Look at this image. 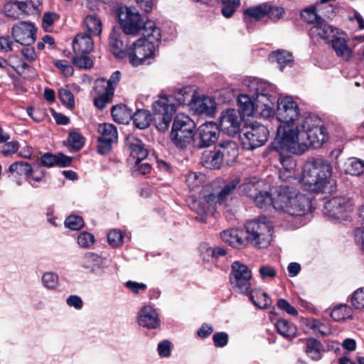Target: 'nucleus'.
Listing matches in <instances>:
<instances>
[{"instance_id":"nucleus-1","label":"nucleus","mask_w":364,"mask_h":364,"mask_svg":"<svg viewBox=\"0 0 364 364\" xmlns=\"http://www.w3.org/2000/svg\"><path fill=\"white\" fill-rule=\"evenodd\" d=\"M327 139L326 129L321 119L314 115H308L301 120L300 127L291 135V139L283 136L281 141L284 145L283 149L300 155L311 146L315 149L321 147Z\"/></svg>"},{"instance_id":"nucleus-2","label":"nucleus","mask_w":364,"mask_h":364,"mask_svg":"<svg viewBox=\"0 0 364 364\" xmlns=\"http://www.w3.org/2000/svg\"><path fill=\"white\" fill-rule=\"evenodd\" d=\"M306 117L300 114L298 105L291 97L287 96L277 100V118L280 122L277 135L274 141V148L283 149L281 141L283 136L291 139V135L300 127L301 120Z\"/></svg>"},{"instance_id":"nucleus-3","label":"nucleus","mask_w":364,"mask_h":364,"mask_svg":"<svg viewBox=\"0 0 364 364\" xmlns=\"http://www.w3.org/2000/svg\"><path fill=\"white\" fill-rule=\"evenodd\" d=\"M145 31L146 33H142V36L127 50V56L133 67L149 64L150 60L155 56L156 43L161 41L160 30L156 27L154 22L149 21Z\"/></svg>"},{"instance_id":"nucleus-4","label":"nucleus","mask_w":364,"mask_h":364,"mask_svg":"<svg viewBox=\"0 0 364 364\" xmlns=\"http://www.w3.org/2000/svg\"><path fill=\"white\" fill-rule=\"evenodd\" d=\"M189 97H193V95L188 87L178 89L174 92V95H160L158 96L152 104V109L159 130L165 131L168 129L173 116L176 112L177 106L186 104Z\"/></svg>"},{"instance_id":"nucleus-5","label":"nucleus","mask_w":364,"mask_h":364,"mask_svg":"<svg viewBox=\"0 0 364 364\" xmlns=\"http://www.w3.org/2000/svg\"><path fill=\"white\" fill-rule=\"evenodd\" d=\"M274 200V209L291 217L301 218L311 212V201L309 195L301 193L293 188H277Z\"/></svg>"},{"instance_id":"nucleus-6","label":"nucleus","mask_w":364,"mask_h":364,"mask_svg":"<svg viewBox=\"0 0 364 364\" xmlns=\"http://www.w3.org/2000/svg\"><path fill=\"white\" fill-rule=\"evenodd\" d=\"M332 172V166L327 161L312 159L304 164L299 181L309 191L322 192L330 183Z\"/></svg>"},{"instance_id":"nucleus-7","label":"nucleus","mask_w":364,"mask_h":364,"mask_svg":"<svg viewBox=\"0 0 364 364\" xmlns=\"http://www.w3.org/2000/svg\"><path fill=\"white\" fill-rule=\"evenodd\" d=\"M245 83L252 92V98L256 101V111L259 112L260 115L264 119L273 117L274 111L272 105L275 100L274 93L276 92V87L257 78H249Z\"/></svg>"},{"instance_id":"nucleus-8","label":"nucleus","mask_w":364,"mask_h":364,"mask_svg":"<svg viewBox=\"0 0 364 364\" xmlns=\"http://www.w3.org/2000/svg\"><path fill=\"white\" fill-rule=\"evenodd\" d=\"M247 242L257 248L268 247L272 240L273 225L266 216L248 221L245 225Z\"/></svg>"},{"instance_id":"nucleus-9","label":"nucleus","mask_w":364,"mask_h":364,"mask_svg":"<svg viewBox=\"0 0 364 364\" xmlns=\"http://www.w3.org/2000/svg\"><path fill=\"white\" fill-rule=\"evenodd\" d=\"M195 122L188 116L178 114L176 116L171 132L173 143L180 148H184L189 144L193 136Z\"/></svg>"},{"instance_id":"nucleus-10","label":"nucleus","mask_w":364,"mask_h":364,"mask_svg":"<svg viewBox=\"0 0 364 364\" xmlns=\"http://www.w3.org/2000/svg\"><path fill=\"white\" fill-rule=\"evenodd\" d=\"M117 16L120 28L124 34L136 36L146 33L145 26L149 21H144L135 9L121 8Z\"/></svg>"},{"instance_id":"nucleus-11","label":"nucleus","mask_w":364,"mask_h":364,"mask_svg":"<svg viewBox=\"0 0 364 364\" xmlns=\"http://www.w3.org/2000/svg\"><path fill=\"white\" fill-rule=\"evenodd\" d=\"M267 128L255 122L247 124L240 134V139L244 149L253 150L263 146L268 139Z\"/></svg>"},{"instance_id":"nucleus-12","label":"nucleus","mask_w":364,"mask_h":364,"mask_svg":"<svg viewBox=\"0 0 364 364\" xmlns=\"http://www.w3.org/2000/svg\"><path fill=\"white\" fill-rule=\"evenodd\" d=\"M353 210V203L345 197H334L328 200L324 205L325 215L339 222L351 219Z\"/></svg>"},{"instance_id":"nucleus-13","label":"nucleus","mask_w":364,"mask_h":364,"mask_svg":"<svg viewBox=\"0 0 364 364\" xmlns=\"http://www.w3.org/2000/svg\"><path fill=\"white\" fill-rule=\"evenodd\" d=\"M230 282L235 291L247 294L251 289L252 272L247 265L235 261L231 264Z\"/></svg>"},{"instance_id":"nucleus-14","label":"nucleus","mask_w":364,"mask_h":364,"mask_svg":"<svg viewBox=\"0 0 364 364\" xmlns=\"http://www.w3.org/2000/svg\"><path fill=\"white\" fill-rule=\"evenodd\" d=\"M242 117L238 110L228 109L224 110L220 117V129L225 134L233 136L240 130Z\"/></svg>"},{"instance_id":"nucleus-15","label":"nucleus","mask_w":364,"mask_h":364,"mask_svg":"<svg viewBox=\"0 0 364 364\" xmlns=\"http://www.w3.org/2000/svg\"><path fill=\"white\" fill-rule=\"evenodd\" d=\"M271 149L278 153L282 168L279 170V178L283 181H289L296 178L297 174L296 167V161L289 154H294L287 149H277L274 148V141L271 144Z\"/></svg>"},{"instance_id":"nucleus-16","label":"nucleus","mask_w":364,"mask_h":364,"mask_svg":"<svg viewBox=\"0 0 364 364\" xmlns=\"http://www.w3.org/2000/svg\"><path fill=\"white\" fill-rule=\"evenodd\" d=\"M219 128L216 123L208 122L201 124L196 132V146L199 148L208 147L218 139Z\"/></svg>"},{"instance_id":"nucleus-17","label":"nucleus","mask_w":364,"mask_h":364,"mask_svg":"<svg viewBox=\"0 0 364 364\" xmlns=\"http://www.w3.org/2000/svg\"><path fill=\"white\" fill-rule=\"evenodd\" d=\"M34 26L26 21L15 23L12 27V36L16 42L23 46H30L36 41Z\"/></svg>"},{"instance_id":"nucleus-18","label":"nucleus","mask_w":364,"mask_h":364,"mask_svg":"<svg viewBox=\"0 0 364 364\" xmlns=\"http://www.w3.org/2000/svg\"><path fill=\"white\" fill-rule=\"evenodd\" d=\"M336 28L323 20L318 22L309 30V36L314 42L324 41L328 43L336 36Z\"/></svg>"},{"instance_id":"nucleus-19","label":"nucleus","mask_w":364,"mask_h":364,"mask_svg":"<svg viewBox=\"0 0 364 364\" xmlns=\"http://www.w3.org/2000/svg\"><path fill=\"white\" fill-rule=\"evenodd\" d=\"M80 266L90 273L100 275L107 267L106 259L97 254L87 252L80 260Z\"/></svg>"},{"instance_id":"nucleus-20","label":"nucleus","mask_w":364,"mask_h":364,"mask_svg":"<svg viewBox=\"0 0 364 364\" xmlns=\"http://www.w3.org/2000/svg\"><path fill=\"white\" fill-rule=\"evenodd\" d=\"M239 179L235 178L225 183L218 194L209 193L205 196V200L210 205H222L228 200L239 184Z\"/></svg>"},{"instance_id":"nucleus-21","label":"nucleus","mask_w":364,"mask_h":364,"mask_svg":"<svg viewBox=\"0 0 364 364\" xmlns=\"http://www.w3.org/2000/svg\"><path fill=\"white\" fill-rule=\"evenodd\" d=\"M120 28L114 27L108 38V46L110 52L117 58L123 59L127 56L126 46L122 40Z\"/></svg>"},{"instance_id":"nucleus-22","label":"nucleus","mask_w":364,"mask_h":364,"mask_svg":"<svg viewBox=\"0 0 364 364\" xmlns=\"http://www.w3.org/2000/svg\"><path fill=\"white\" fill-rule=\"evenodd\" d=\"M137 321L140 326L149 329H155L160 326L158 313L151 306H144L140 309Z\"/></svg>"},{"instance_id":"nucleus-23","label":"nucleus","mask_w":364,"mask_h":364,"mask_svg":"<svg viewBox=\"0 0 364 364\" xmlns=\"http://www.w3.org/2000/svg\"><path fill=\"white\" fill-rule=\"evenodd\" d=\"M190 106L194 112L207 116L213 115L216 108L214 100L205 95L192 97Z\"/></svg>"},{"instance_id":"nucleus-24","label":"nucleus","mask_w":364,"mask_h":364,"mask_svg":"<svg viewBox=\"0 0 364 364\" xmlns=\"http://www.w3.org/2000/svg\"><path fill=\"white\" fill-rule=\"evenodd\" d=\"M126 144L130 150V161L133 160L136 164H138L146 158L148 151L139 139L133 136H128L126 139Z\"/></svg>"},{"instance_id":"nucleus-25","label":"nucleus","mask_w":364,"mask_h":364,"mask_svg":"<svg viewBox=\"0 0 364 364\" xmlns=\"http://www.w3.org/2000/svg\"><path fill=\"white\" fill-rule=\"evenodd\" d=\"M220 237L223 241L235 248L244 247L247 244L245 232L239 229L224 230L221 232Z\"/></svg>"},{"instance_id":"nucleus-26","label":"nucleus","mask_w":364,"mask_h":364,"mask_svg":"<svg viewBox=\"0 0 364 364\" xmlns=\"http://www.w3.org/2000/svg\"><path fill=\"white\" fill-rule=\"evenodd\" d=\"M94 48L92 36L87 33L77 34L73 41V49L75 54H88Z\"/></svg>"},{"instance_id":"nucleus-27","label":"nucleus","mask_w":364,"mask_h":364,"mask_svg":"<svg viewBox=\"0 0 364 364\" xmlns=\"http://www.w3.org/2000/svg\"><path fill=\"white\" fill-rule=\"evenodd\" d=\"M205 195L203 196V202L198 200L193 197L190 198L188 201L190 208L198 215V216L196 218V220L202 223H206V215L209 213H213L215 209L214 205H210L205 202Z\"/></svg>"},{"instance_id":"nucleus-28","label":"nucleus","mask_w":364,"mask_h":364,"mask_svg":"<svg viewBox=\"0 0 364 364\" xmlns=\"http://www.w3.org/2000/svg\"><path fill=\"white\" fill-rule=\"evenodd\" d=\"M223 161L229 165L234 162L238 155L237 144L232 141H226L217 146Z\"/></svg>"},{"instance_id":"nucleus-29","label":"nucleus","mask_w":364,"mask_h":364,"mask_svg":"<svg viewBox=\"0 0 364 364\" xmlns=\"http://www.w3.org/2000/svg\"><path fill=\"white\" fill-rule=\"evenodd\" d=\"M41 163L46 167H53L58 166L60 167H66L71 164V158L63 154H52L50 153L44 154L41 158Z\"/></svg>"},{"instance_id":"nucleus-30","label":"nucleus","mask_w":364,"mask_h":364,"mask_svg":"<svg viewBox=\"0 0 364 364\" xmlns=\"http://www.w3.org/2000/svg\"><path fill=\"white\" fill-rule=\"evenodd\" d=\"M249 92V95H240L237 98V104L242 118L252 116L257 110L256 101L252 98L250 90Z\"/></svg>"},{"instance_id":"nucleus-31","label":"nucleus","mask_w":364,"mask_h":364,"mask_svg":"<svg viewBox=\"0 0 364 364\" xmlns=\"http://www.w3.org/2000/svg\"><path fill=\"white\" fill-rule=\"evenodd\" d=\"M84 26L90 36H100L102 31V22L96 14H90L84 18Z\"/></svg>"},{"instance_id":"nucleus-32","label":"nucleus","mask_w":364,"mask_h":364,"mask_svg":"<svg viewBox=\"0 0 364 364\" xmlns=\"http://www.w3.org/2000/svg\"><path fill=\"white\" fill-rule=\"evenodd\" d=\"M277 190V188L271 193L258 191L256 196L252 198L256 205L262 209H267L270 206H272L274 208V199L276 197Z\"/></svg>"},{"instance_id":"nucleus-33","label":"nucleus","mask_w":364,"mask_h":364,"mask_svg":"<svg viewBox=\"0 0 364 364\" xmlns=\"http://www.w3.org/2000/svg\"><path fill=\"white\" fill-rule=\"evenodd\" d=\"M264 16H266V4L250 7L244 11V20L247 26H250L254 20L258 21Z\"/></svg>"},{"instance_id":"nucleus-34","label":"nucleus","mask_w":364,"mask_h":364,"mask_svg":"<svg viewBox=\"0 0 364 364\" xmlns=\"http://www.w3.org/2000/svg\"><path fill=\"white\" fill-rule=\"evenodd\" d=\"M331 41L332 43V48L337 56L345 60H348L351 58L352 50L348 47L343 38L335 36Z\"/></svg>"},{"instance_id":"nucleus-35","label":"nucleus","mask_w":364,"mask_h":364,"mask_svg":"<svg viewBox=\"0 0 364 364\" xmlns=\"http://www.w3.org/2000/svg\"><path fill=\"white\" fill-rule=\"evenodd\" d=\"M249 298L252 304L261 309H265L272 304V299L267 294L260 289L250 290Z\"/></svg>"},{"instance_id":"nucleus-36","label":"nucleus","mask_w":364,"mask_h":364,"mask_svg":"<svg viewBox=\"0 0 364 364\" xmlns=\"http://www.w3.org/2000/svg\"><path fill=\"white\" fill-rule=\"evenodd\" d=\"M202 161L203 166L210 169L219 168L222 163L224 162L217 147L213 151L204 152Z\"/></svg>"},{"instance_id":"nucleus-37","label":"nucleus","mask_w":364,"mask_h":364,"mask_svg":"<svg viewBox=\"0 0 364 364\" xmlns=\"http://www.w3.org/2000/svg\"><path fill=\"white\" fill-rule=\"evenodd\" d=\"M97 132L100 134L99 139L102 140L117 142L118 139V133L114 125L109 123L100 124L97 127Z\"/></svg>"},{"instance_id":"nucleus-38","label":"nucleus","mask_w":364,"mask_h":364,"mask_svg":"<svg viewBox=\"0 0 364 364\" xmlns=\"http://www.w3.org/2000/svg\"><path fill=\"white\" fill-rule=\"evenodd\" d=\"M262 185H263L262 181L256 178H250L239 186V191L241 193L252 198L256 196Z\"/></svg>"},{"instance_id":"nucleus-39","label":"nucleus","mask_w":364,"mask_h":364,"mask_svg":"<svg viewBox=\"0 0 364 364\" xmlns=\"http://www.w3.org/2000/svg\"><path fill=\"white\" fill-rule=\"evenodd\" d=\"M275 326L278 333L285 338L291 339L296 335V326L284 318L279 319Z\"/></svg>"},{"instance_id":"nucleus-40","label":"nucleus","mask_w":364,"mask_h":364,"mask_svg":"<svg viewBox=\"0 0 364 364\" xmlns=\"http://www.w3.org/2000/svg\"><path fill=\"white\" fill-rule=\"evenodd\" d=\"M132 118L134 125L141 129L147 128L152 120L150 112L144 109H139Z\"/></svg>"},{"instance_id":"nucleus-41","label":"nucleus","mask_w":364,"mask_h":364,"mask_svg":"<svg viewBox=\"0 0 364 364\" xmlns=\"http://www.w3.org/2000/svg\"><path fill=\"white\" fill-rule=\"evenodd\" d=\"M364 161L358 158H350L344 164L346 173L352 176H359L363 172Z\"/></svg>"},{"instance_id":"nucleus-42","label":"nucleus","mask_w":364,"mask_h":364,"mask_svg":"<svg viewBox=\"0 0 364 364\" xmlns=\"http://www.w3.org/2000/svg\"><path fill=\"white\" fill-rule=\"evenodd\" d=\"M353 311L350 307L346 304H341L336 306L331 313V318L335 321H343L352 317Z\"/></svg>"},{"instance_id":"nucleus-43","label":"nucleus","mask_w":364,"mask_h":364,"mask_svg":"<svg viewBox=\"0 0 364 364\" xmlns=\"http://www.w3.org/2000/svg\"><path fill=\"white\" fill-rule=\"evenodd\" d=\"M113 119L119 124H127L132 118L131 113L127 111L126 107L116 105L112 108Z\"/></svg>"},{"instance_id":"nucleus-44","label":"nucleus","mask_w":364,"mask_h":364,"mask_svg":"<svg viewBox=\"0 0 364 364\" xmlns=\"http://www.w3.org/2000/svg\"><path fill=\"white\" fill-rule=\"evenodd\" d=\"M269 59L272 62H277L279 65L280 70L282 71L286 65L291 63L292 55L287 51L278 50L272 53L269 56Z\"/></svg>"},{"instance_id":"nucleus-45","label":"nucleus","mask_w":364,"mask_h":364,"mask_svg":"<svg viewBox=\"0 0 364 364\" xmlns=\"http://www.w3.org/2000/svg\"><path fill=\"white\" fill-rule=\"evenodd\" d=\"M321 344L314 338H308L306 340V353L307 355L313 360H319L321 358Z\"/></svg>"},{"instance_id":"nucleus-46","label":"nucleus","mask_w":364,"mask_h":364,"mask_svg":"<svg viewBox=\"0 0 364 364\" xmlns=\"http://www.w3.org/2000/svg\"><path fill=\"white\" fill-rule=\"evenodd\" d=\"M205 176L201 173L191 172L186 177V183L191 191H195L205 181Z\"/></svg>"},{"instance_id":"nucleus-47","label":"nucleus","mask_w":364,"mask_h":364,"mask_svg":"<svg viewBox=\"0 0 364 364\" xmlns=\"http://www.w3.org/2000/svg\"><path fill=\"white\" fill-rule=\"evenodd\" d=\"M58 275L53 272H45L41 277L43 287L49 290H55L58 287Z\"/></svg>"},{"instance_id":"nucleus-48","label":"nucleus","mask_w":364,"mask_h":364,"mask_svg":"<svg viewBox=\"0 0 364 364\" xmlns=\"http://www.w3.org/2000/svg\"><path fill=\"white\" fill-rule=\"evenodd\" d=\"M25 6V4L21 3V1L8 2L5 4L4 9L5 14L11 18H17L18 15L23 13L22 8Z\"/></svg>"},{"instance_id":"nucleus-49","label":"nucleus","mask_w":364,"mask_h":364,"mask_svg":"<svg viewBox=\"0 0 364 364\" xmlns=\"http://www.w3.org/2000/svg\"><path fill=\"white\" fill-rule=\"evenodd\" d=\"M120 75L121 73L119 71H115L112 73L108 80H106L105 79L98 80L97 86H100L103 88V90H106L107 91H109V89H112V93L114 94L115 86L119 81Z\"/></svg>"},{"instance_id":"nucleus-50","label":"nucleus","mask_w":364,"mask_h":364,"mask_svg":"<svg viewBox=\"0 0 364 364\" xmlns=\"http://www.w3.org/2000/svg\"><path fill=\"white\" fill-rule=\"evenodd\" d=\"M301 17L305 22L312 24H316L322 20L318 15L316 7L314 6L302 10L301 11Z\"/></svg>"},{"instance_id":"nucleus-51","label":"nucleus","mask_w":364,"mask_h":364,"mask_svg":"<svg viewBox=\"0 0 364 364\" xmlns=\"http://www.w3.org/2000/svg\"><path fill=\"white\" fill-rule=\"evenodd\" d=\"M307 326L315 333H319L321 336L329 335L331 332L330 327L316 319H311L307 322Z\"/></svg>"},{"instance_id":"nucleus-52","label":"nucleus","mask_w":364,"mask_h":364,"mask_svg":"<svg viewBox=\"0 0 364 364\" xmlns=\"http://www.w3.org/2000/svg\"><path fill=\"white\" fill-rule=\"evenodd\" d=\"M285 11L283 7L266 4V16L272 21L276 22L279 21L283 17Z\"/></svg>"},{"instance_id":"nucleus-53","label":"nucleus","mask_w":364,"mask_h":364,"mask_svg":"<svg viewBox=\"0 0 364 364\" xmlns=\"http://www.w3.org/2000/svg\"><path fill=\"white\" fill-rule=\"evenodd\" d=\"M95 236L86 231L81 232L77 237V243L81 248L89 249L95 243Z\"/></svg>"},{"instance_id":"nucleus-54","label":"nucleus","mask_w":364,"mask_h":364,"mask_svg":"<svg viewBox=\"0 0 364 364\" xmlns=\"http://www.w3.org/2000/svg\"><path fill=\"white\" fill-rule=\"evenodd\" d=\"M65 226L72 230H78L84 227V220L81 216L70 215L65 220Z\"/></svg>"},{"instance_id":"nucleus-55","label":"nucleus","mask_w":364,"mask_h":364,"mask_svg":"<svg viewBox=\"0 0 364 364\" xmlns=\"http://www.w3.org/2000/svg\"><path fill=\"white\" fill-rule=\"evenodd\" d=\"M9 171L18 175H24L26 177L31 173V166L27 162H15L9 166Z\"/></svg>"},{"instance_id":"nucleus-56","label":"nucleus","mask_w":364,"mask_h":364,"mask_svg":"<svg viewBox=\"0 0 364 364\" xmlns=\"http://www.w3.org/2000/svg\"><path fill=\"white\" fill-rule=\"evenodd\" d=\"M223 6L221 9L223 15L230 18L235 13L236 9L240 6V0H221Z\"/></svg>"},{"instance_id":"nucleus-57","label":"nucleus","mask_w":364,"mask_h":364,"mask_svg":"<svg viewBox=\"0 0 364 364\" xmlns=\"http://www.w3.org/2000/svg\"><path fill=\"white\" fill-rule=\"evenodd\" d=\"M58 97L60 102L68 108H73L75 106V100L73 93L65 89L60 88L58 90Z\"/></svg>"},{"instance_id":"nucleus-58","label":"nucleus","mask_w":364,"mask_h":364,"mask_svg":"<svg viewBox=\"0 0 364 364\" xmlns=\"http://www.w3.org/2000/svg\"><path fill=\"white\" fill-rule=\"evenodd\" d=\"M113 95L112 89H109V91L104 90V92L95 99V106L99 109H103L111 102Z\"/></svg>"},{"instance_id":"nucleus-59","label":"nucleus","mask_w":364,"mask_h":364,"mask_svg":"<svg viewBox=\"0 0 364 364\" xmlns=\"http://www.w3.org/2000/svg\"><path fill=\"white\" fill-rule=\"evenodd\" d=\"M87 55L75 54V56L73 58V64L80 68H90L93 65V62Z\"/></svg>"},{"instance_id":"nucleus-60","label":"nucleus","mask_w":364,"mask_h":364,"mask_svg":"<svg viewBox=\"0 0 364 364\" xmlns=\"http://www.w3.org/2000/svg\"><path fill=\"white\" fill-rule=\"evenodd\" d=\"M68 141L70 146L76 151L80 150L84 144L82 136L77 132H70Z\"/></svg>"},{"instance_id":"nucleus-61","label":"nucleus","mask_w":364,"mask_h":364,"mask_svg":"<svg viewBox=\"0 0 364 364\" xmlns=\"http://www.w3.org/2000/svg\"><path fill=\"white\" fill-rule=\"evenodd\" d=\"M351 303L355 309L364 308V288L358 289L353 294Z\"/></svg>"},{"instance_id":"nucleus-62","label":"nucleus","mask_w":364,"mask_h":364,"mask_svg":"<svg viewBox=\"0 0 364 364\" xmlns=\"http://www.w3.org/2000/svg\"><path fill=\"white\" fill-rule=\"evenodd\" d=\"M157 351L160 357L169 358L171 354V343L168 340H164L158 344Z\"/></svg>"},{"instance_id":"nucleus-63","label":"nucleus","mask_w":364,"mask_h":364,"mask_svg":"<svg viewBox=\"0 0 364 364\" xmlns=\"http://www.w3.org/2000/svg\"><path fill=\"white\" fill-rule=\"evenodd\" d=\"M21 3L25 4L22 10L23 13L27 15L34 14L38 10V8L41 6L40 0H28L26 1H21Z\"/></svg>"},{"instance_id":"nucleus-64","label":"nucleus","mask_w":364,"mask_h":364,"mask_svg":"<svg viewBox=\"0 0 364 364\" xmlns=\"http://www.w3.org/2000/svg\"><path fill=\"white\" fill-rule=\"evenodd\" d=\"M123 239V235L119 230H112L107 235L108 242L112 247L119 245Z\"/></svg>"}]
</instances>
